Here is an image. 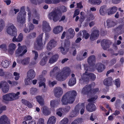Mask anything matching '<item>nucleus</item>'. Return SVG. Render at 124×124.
<instances>
[{
	"label": "nucleus",
	"mask_w": 124,
	"mask_h": 124,
	"mask_svg": "<svg viewBox=\"0 0 124 124\" xmlns=\"http://www.w3.org/2000/svg\"><path fill=\"white\" fill-rule=\"evenodd\" d=\"M77 94L76 92L72 90L67 92L62 97L61 101L62 104L66 105L68 103H72L75 100V98Z\"/></svg>",
	"instance_id": "obj_1"
},
{
	"label": "nucleus",
	"mask_w": 124,
	"mask_h": 124,
	"mask_svg": "<svg viewBox=\"0 0 124 124\" xmlns=\"http://www.w3.org/2000/svg\"><path fill=\"white\" fill-rule=\"evenodd\" d=\"M70 70L69 68L65 67L63 68L61 71L57 73L55 77L58 81H62L65 80L70 73Z\"/></svg>",
	"instance_id": "obj_2"
},
{
	"label": "nucleus",
	"mask_w": 124,
	"mask_h": 124,
	"mask_svg": "<svg viewBox=\"0 0 124 124\" xmlns=\"http://www.w3.org/2000/svg\"><path fill=\"white\" fill-rule=\"evenodd\" d=\"M20 93L17 92L16 93H11L4 95L3 96V101H13L18 99L20 97Z\"/></svg>",
	"instance_id": "obj_3"
},
{
	"label": "nucleus",
	"mask_w": 124,
	"mask_h": 124,
	"mask_svg": "<svg viewBox=\"0 0 124 124\" xmlns=\"http://www.w3.org/2000/svg\"><path fill=\"white\" fill-rule=\"evenodd\" d=\"M89 68L86 67L85 66V69L86 70L85 73L84 74L82 78L80 80V82L82 83V82H85L90 79L91 80L93 81L96 78L95 75L92 73L88 72V71L89 70Z\"/></svg>",
	"instance_id": "obj_4"
},
{
	"label": "nucleus",
	"mask_w": 124,
	"mask_h": 124,
	"mask_svg": "<svg viewBox=\"0 0 124 124\" xmlns=\"http://www.w3.org/2000/svg\"><path fill=\"white\" fill-rule=\"evenodd\" d=\"M6 32L11 36L17 35V30L13 24H9L6 27Z\"/></svg>",
	"instance_id": "obj_5"
},
{
	"label": "nucleus",
	"mask_w": 124,
	"mask_h": 124,
	"mask_svg": "<svg viewBox=\"0 0 124 124\" xmlns=\"http://www.w3.org/2000/svg\"><path fill=\"white\" fill-rule=\"evenodd\" d=\"M24 7H22L17 17V21L19 23H23L25 22L26 12L24 10Z\"/></svg>",
	"instance_id": "obj_6"
},
{
	"label": "nucleus",
	"mask_w": 124,
	"mask_h": 124,
	"mask_svg": "<svg viewBox=\"0 0 124 124\" xmlns=\"http://www.w3.org/2000/svg\"><path fill=\"white\" fill-rule=\"evenodd\" d=\"M47 71L46 70H43L42 72V75H40L38 78V80L39 81V86L40 87L43 86L44 88H46V86L45 82L46 81V79L42 75H45L47 73Z\"/></svg>",
	"instance_id": "obj_7"
},
{
	"label": "nucleus",
	"mask_w": 124,
	"mask_h": 124,
	"mask_svg": "<svg viewBox=\"0 0 124 124\" xmlns=\"http://www.w3.org/2000/svg\"><path fill=\"white\" fill-rule=\"evenodd\" d=\"M60 16L58 13L55 11L51 12L48 15V17L50 20H52L56 22L59 20Z\"/></svg>",
	"instance_id": "obj_8"
},
{
	"label": "nucleus",
	"mask_w": 124,
	"mask_h": 124,
	"mask_svg": "<svg viewBox=\"0 0 124 124\" xmlns=\"http://www.w3.org/2000/svg\"><path fill=\"white\" fill-rule=\"evenodd\" d=\"M9 85L6 81H2L0 82V88H1L4 93L7 92L9 90Z\"/></svg>",
	"instance_id": "obj_9"
},
{
	"label": "nucleus",
	"mask_w": 124,
	"mask_h": 124,
	"mask_svg": "<svg viewBox=\"0 0 124 124\" xmlns=\"http://www.w3.org/2000/svg\"><path fill=\"white\" fill-rule=\"evenodd\" d=\"M27 51L26 48H17L15 51L16 56L19 57L23 56Z\"/></svg>",
	"instance_id": "obj_10"
},
{
	"label": "nucleus",
	"mask_w": 124,
	"mask_h": 124,
	"mask_svg": "<svg viewBox=\"0 0 124 124\" xmlns=\"http://www.w3.org/2000/svg\"><path fill=\"white\" fill-rule=\"evenodd\" d=\"M54 92L55 96L58 98L61 97L63 93L62 89L59 87L55 88L54 89Z\"/></svg>",
	"instance_id": "obj_11"
},
{
	"label": "nucleus",
	"mask_w": 124,
	"mask_h": 124,
	"mask_svg": "<svg viewBox=\"0 0 124 124\" xmlns=\"http://www.w3.org/2000/svg\"><path fill=\"white\" fill-rule=\"evenodd\" d=\"M43 33H41L38 37L36 41L34 43L35 48L40 46L42 44V39Z\"/></svg>",
	"instance_id": "obj_12"
},
{
	"label": "nucleus",
	"mask_w": 124,
	"mask_h": 124,
	"mask_svg": "<svg viewBox=\"0 0 124 124\" xmlns=\"http://www.w3.org/2000/svg\"><path fill=\"white\" fill-rule=\"evenodd\" d=\"M8 53L12 54L14 53V51L16 48V45L14 43H10L8 46Z\"/></svg>",
	"instance_id": "obj_13"
},
{
	"label": "nucleus",
	"mask_w": 124,
	"mask_h": 124,
	"mask_svg": "<svg viewBox=\"0 0 124 124\" xmlns=\"http://www.w3.org/2000/svg\"><path fill=\"white\" fill-rule=\"evenodd\" d=\"M0 124H10V122L8 117L5 115L1 116L0 118Z\"/></svg>",
	"instance_id": "obj_14"
},
{
	"label": "nucleus",
	"mask_w": 124,
	"mask_h": 124,
	"mask_svg": "<svg viewBox=\"0 0 124 124\" xmlns=\"http://www.w3.org/2000/svg\"><path fill=\"white\" fill-rule=\"evenodd\" d=\"M56 45V42L54 40H51L48 43L47 46V49L48 51L54 47Z\"/></svg>",
	"instance_id": "obj_15"
},
{
	"label": "nucleus",
	"mask_w": 124,
	"mask_h": 124,
	"mask_svg": "<svg viewBox=\"0 0 124 124\" xmlns=\"http://www.w3.org/2000/svg\"><path fill=\"white\" fill-rule=\"evenodd\" d=\"M99 35V31L96 30L93 31L90 37V38L92 40L96 39Z\"/></svg>",
	"instance_id": "obj_16"
},
{
	"label": "nucleus",
	"mask_w": 124,
	"mask_h": 124,
	"mask_svg": "<svg viewBox=\"0 0 124 124\" xmlns=\"http://www.w3.org/2000/svg\"><path fill=\"white\" fill-rule=\"evenodd\" d=\"M110 41L108 40L103 39L101 42V45L103 49L106 50L109 47V45L110 44Z\"/></svg>",
	"instance_id": "obj_17"
},
{
	"label": "nucleus",
	"mask_w": 124,
	"mask_h": 124,
	"mask_svg": "<svg viewBox=\"0 0 124 124\" xmlns=\"http://www.w3.org/2000/svg\"><path fill=\"white\" fill-rule=\"evenodd\" d=\"M68 32L69 34V35H66V38L68 39H72L75 35V32L74 29L70 28L68 30Z\"/></svg>",
	"instance_id": "obj_18"
},
{
	"label": "nucleus",
	"mask_w": 124,
	"mask_h": 124,
	"mask_svg": "<svg viewBox=\"0 0 124 124\" xmlns=\"http://www.w3.org/2000/svg\"><path fill=\"white\" fill-rule=\"evenodd\" d=\"M42 29L43 30L50 31L51 30V27L48 23L46 21H43L42 24Z\"/></svg>",
	"instance_id": "obj_19"
},
{
	"label": "nucleus",
	"mask_w": 124,
	"mask_h": 124,
	"mask_svg": "<svg viewBox=\"0 0 124 124\" xmlns=\"http://www.w3.org/2000/svg\"><path fill=\"white\" fill-rule=\"evenodd\" d=\"M60 69L57 67H55L53 69L51 70L50 73V76L52 77H55V75L58 73Z\"/></svg>",
	"instance_id": "obj_20"
},
{
	"label": "nucleus",
	"mask_w": 124,
	"mask_h": 124,
	"mask_svg": "<svg viewBox=\"0 0 124 124\" xmlns=\"http://www.w3.org/2000/svg\"><path fill=\"white\" fill-rule=\"evenodd\" d=\"M63 27L61 26H58L54 27L53 30L54 33L55 34H58L62 31Z\"/></svg>",
	"instance_id": "obj_21"
},
{
	"label": "nucleus",
	"mask_w": 124,
	"mask_h": 124,
	"mask_svg": "<svg viewBox=\"0 0 124 124\" xmlns=\"http://www.w3.org/2000/svg\"><path fill=\"white\" fill-rule=\"evenodd\" d=\"M56 120V117L54 116H51L48 118L46 124H54Z\"/></svg>",
	"instance_id": "obj_22"
},
{
	"label": "nucleus",
	"mask_w": 124,
	"mask_h": 124,
	"mask_svg": "<svg viewBox=\"0 0 124 124\" xmlns=\"http://www.w3.org/2000/svg\"><path fill=\"white\" fill-rule=\"evenodd\" d=\"M37 101L39 104L42 106L44 105V99L42 96L38 95L35 97Z\"/></svg>",
	"instance_id": "obj_23"
},
{
	"label": "nucleus",
	"mask_w": 124,
	"mask_h": 124,
	"mask_svg": "<svg viewBox=\"0 0 124 124\" xmlns=\"http://www.w3.org/2000/svg\"><path fill=\"white\" fill-rule=\"evenodd\" d=\"M107 26L108 27L113 26L116 24V23L114 20L108 19L106 21Z\"/></svg>",
	"instance_id": "obj_24"
},
{
	"label": "nucleus",
	"mask_w": 124,
	"mask_h": 124,
	"mask_svg": "<svg viewBox=\"0 0 124 124\" xmlns=\"http://www.w3.org/2000/svg\"><path fill=\"white\" fill-rule=\"evenodd\" d=\"M35 76V73L32 70H29L28 72L27 77L31 79H33Z\"/></svg>",
	"instance_id": "obj_25"
},
{
	"label": "nucleus",
	"mask_w": 124,
	"mask_h": 124,
	"mask_svg": "<svg viewBox=\"0 0 124 124\" xmlns=\"http://www.w3.org/2000/svg\"><path fill=\"white\" fill-rule=\"evenodd\" d=\"M96 68L99 72H102L105 68V67L104 65L100 63L96 65Z\"/></svg>",
	"instance_id": "obj_26"
},
{
	"label": "nucleus",
	"mask_w": 124,
	"mask_h": 124,
	"mask_svg": "<svg viewBox=\"0 0 124 124\" xmlns=\"http://www.w3.org/2000/svg\"><path fill=\"white\" fill-rule=\"evenodd\" d=\"M86 109L88 111L93 112L95 110V106L93 104H89L86 106Z\"/></svg>",
	"instance_id": "obj_27"
},
{
	"label": "nucleus",
	"mask_w": 124,
	"mask_h": 124,
	"mask_svg": "<svg viewBox=\"0 0 124 124\" xmlns=\"http://www.w3.org/2000/svg\"><path fill=\"white\" fill-rule=\"evenodd\" d=\"M42 112L43 115L47 116L50 114L51 112L48 108L46 107H44L42 108Z\"/></svg>",
	"instance_id": "obj_28"
},
{
	"label": "nucleus",
	"mask_w": 124,
	"mask_h": 124,
	"mask_svg": "<svg viewBox=\"0 0 124 124\" xmlns=\"http://www.w3.org/2000/svg\"><path fill=\"white\" fill-rule=\"evenodd\" d=\"M58 58V56L57 54L53 55L49 59V62L50 63L52 64L56 62Z\"/></svg>",
	"instance_id": "obj_29"
},
{
	"label": "nucleus",
	"mask_w": 124,
	"mask_h": 124,
	"mask_svg": "<svg viewBox=\"0 0 124 124\" xmlns=\"http://www.w3.org/2000/svg\"><path fill=\"white\" fill-rule=\"evenodd\" d=\"M91 88V85H86L82 89L81 91V93L83 94H86L87 92L90 90Z\"/></svg>",
	"instance_id": "obj_30"
},
{
	"label": "nucleus",
	"mask_w": 124,
	"mask_h": 124,
	"mask_svg": "<svg viewBox=\"0 0 124 124\" xmlns=\"http://www.w3.org/2000/svg\"><path fill=\"white\" fill-rule=\"evenodd\" d=\"M32 52L34 54L35 56L33 62H31V63L32 64H34L38 62L39 61L37 59L38 56V54L37 52L35 51H32Z\"/></svg>",
	"instance_id": "obj_31"
},
{
	"label": "nucleus",
	"mask_w": 124,
	"mask_h": 124,
	"mask_svg": "<svg viewBox=\"0 0 124 124\" xmlns=\"http://www.w3.org/2000/svg\"><path fill=\"white\" fill-rule=\"evenodd\" d=\"M30 62V58L29 57H27L24 58L23 60L18 62L19 63H22L24 65L28 64Z\"/></svg>",
	"instance_id": "obj_32"
},
{
	"label": "nucleus",
	"mask_w": 124,
	"mask_h": 124,
	"mask_svg": "<svg viewBox=\"0 0 124 124\" xmlns=\"http://www.w3.org/2000/svg\"><path fill=\"white\" fill-rule=\"evenodd\" d=\"M9 65V61L6 59L3 60L1 62V65L2 67L4 68H6L8 67Z\"/></svg>",
	"instance_id": "obj_33"
},
{
	"label": "nucleus",
	"mask_w": 124,
	"mask_h": 124,
	"mask_svg": "<svg viewBox=\"0 0 124 124\" xmlns=\"http://www.w3.org/2000/svg\"><path fill=\"white\" fill-rule=\"evenodd\" d=\"M117 10V8L116 7H113L108 9V15L113 14Z\"/></svg>",
	"instance_id": "obj_34"
},
{
	"label": "nucleus",
	"mask_w": 124,
	"mask_h": 124,
	"mask_svg": "<svg viewBox=\"0 0 124 124\" xmlns=\"http://www.w3.org/2000/svg\"><path fill=\"white\" fill-rule=\"evenodd\" d=\"M79 33L82 34V33L83 37L85 39H87L89 37V34L85 30H84L82 31H80Z\"/></svg>",
	"instance_id": "obj_35"
},
{
	"label": "nucleus",
	"mask_w": 124,
	"mask_h": 124,
	"mask_svg": "<svg viewBox=\"0 0 124 124\" xmlns=\"http://www.w3.org/2000/svg\"><path fill=\"white\" fill-rule=\"evenodd\" d=\"M79 106V105H77L75 107L74 110L71 113L72 115V116H75L79 113V110L78 108Z\"/></svg>",
	"instance_id": "obj_36"
},
{
	"label": "nucleus",
	"mask_w": 124,
	"mask_h": 124,
	"mask_svg": "<svg viewBox=\"0 0 124 124\" xmlns=\"http://www.w3.org/2000/svg\"><path fill=\"white\" fill-rule=\"evenodd\" d=\"M76 83V80L75 78H72L70 79L68 82V85L71 86L74 85Z\"/></svg>",
	"instance_id": "obj_37"
},
{
	"label": "nucleus",
	"mask_w": 124,
	"mask_h": 124,
	"mask_svg": "<svg viewBox=\"0 0 124 124\" xmlns=\"http://www.w3.org/2000/svg\"><path fill=\"white\" fill-rule=\"evenodd\" d=\"M95 60V57L94 55H92L88 59L87 62L89 64H91L93 63Z\"/></svg>",
	"instance_id": "obj_38"
},
{
	"label": "nucleus",
	"mask_w": 124,
	"mask_h": 124,
	"mask_svg": "<svg viewBox=\"0 0 124 124\" xmlns=\"http://www.w3.org/2000/svg\"><path fill=\"white\" fill-rule=\"evenodd\" d=\"M34 17L35 18L33 20V23L34 24H38V21L35 18L39 19V15L38 14H35L33 15Z\"/></svg>",
	"instance_id": "obj_39"
},
{
	"label": "nucleus",
	"mask_w": 124,
	"mask_h": 124,
	"mask_svg": "<svg viewBox=\"0 0 124 124\" xmlns=\"http://www.w3.org/2000/svg\"><path fill=\"white\" fill-rule=\"evenodd\" d=\"M0 48L2 51L8 53V49H7V46L6 44H3L0 45Z\"/></svg>",
	"instance_id": "obj_40"
},
{
	"label": "nucleus",
	"mask_w": 124,
	"mask_h": 124,
	"mask_svg": "<svg viewBox=\"0 0 124 124\" xmlns=\"http://www.w3.org/2000/svg\"><path fill=\"white\" fill-rule=\"evenodd\" d=\"M89 2L92 4L99 5L101 2V1L100 0H89Z\"/></svg>",
	"instance_id": "obj_41"
},
{
	"label": "nucleus",
	"mask_w": 124,
	"mask_h": 124,
	"mask_svg": "<svg viewBox=\"0 0 124 124\" xmlns=\"http://www.w3.org/2000/svg\"><path fill=\"white\" fill-rule=\"evenodd\" d=\"M100 14L102 15H104L106 14V10L104 6L101 7L100 10Z\"/></svg>",
	"instance_id": "obj_42"
},
{
	"label": "nucleus",
	"mask_w": 124,
	"mask_h": 124,
	"mask_svg": "<svg viewBox=\"0 0 124 124\" xmlns=\"http://www.w3.org/2000/svg\"><path fill=\"white\" fill-rule=\"evenodd\" d=\"M5 22L2 19L0 20V32H1L5 26Z\"/></svg>",
	"instance_id": "obj_43"
},
{
	"label": "nucleus",
	"mask_w": 124,
	"mask_h": 124,
	"mask_svg": "<svg viewBox=\"0 0 124 124\" xmlns=\"http://www.w3.org/2000/svg\"><path fill=\"white\" fill-rule=\"evenodd\" d=\"M58 102L57 101L52 100L50 102V105L51 107H55L57 106Z\"/></svg>",
	"instance_id": "obj_44"
},
{
	"label": "nucleus",
	"mask_w": 124,
	"mask_h": 124,
	"mask_svg": "<svg viewBox=\"0 0 124 124\" xmlns=\"http://www.w3.org/2000/svg\"><path fill=\"white\" fill-rule=\"evenodd\" d=\"M111 79L108 78L104 79L103 82V83L106 86H109L110 85V83H111Z\"/></svg>",
	"instance_id": "obj_45"
},
{
	"label": "nucleus",
	"mask_w": 124,
	"mask_h": 124,
	"mask_svg": "<svg viewBox=\"0 0 124 124\" xmlns=\"http://www.w3.org/2000/svg\"><path fill=\"white\" fill-rule=\"evenodd\" d=\"M79 105V106L78 107V110H79V108L81 109L80 110V113L82 115L83 114L84 112V109H85V107L84 106V104H82V105Z\"/></svg>",
	"instance_id": "obj_46"
},
{
	"label": "nucleus",
	"mask_w": 124,
	"mask_h": 124,
	"mask_svg": "<svg viewBox=\"0 0 124 124\" xmlns=\"http://www.w3.org/2000/svg\"><path fill=\"white\" fill-rule=\"evenodd\" d=\"M30 78H25L24 80L25 84L26 85H30L31 83V80Z\"/></svg>",
	"instance_id": "obj_47"
},
{
	"label": "nucleus",
	"mask_w": 124,
	"mask_h": 124,
	"mask_svg": "<svg viewBox=\"0 0 124 124\" xmlns=\"http://www.w3.org/2000/svg\"><path fill=\"white\" fill-rule=\"evenodd\" d=\"M47 58L46 57H44L40 61V64L42 65H45L47 61Z\"/></svg>",
	"instance_id": "obj_48"
},
{
	"label": "nucleus",
	"mask_w": 124,
	"mask_h": 124,
	"mask_svg": "<svg viewBox=\"0 0 124 124\" xmlns=\"http://www.w3.org/2000/svg\"><path fill=\"white\" fill-rule=\"evenodd\" d=\"M7 82L10 85H11L12 87H13L15 86H16L18 84L17 82L15 81H13L12 82L9 80H8L7 81Z\"/></svg>",
	"instance_id": "obj_49"
},
{
	"label": "nucleus",
	"mask_w": 124,
	"mask_h": 124,
	"mask_svg": "<svg viewBox=\"0 0 124 124\" xmlns=\"http://www.w3.org/2000/svg\"><path fill=\"white\" fill-rule=\"evenodd\" d=\"M62 109L59 108L57 110L56 113V114L59 116L61 117L62 116L63 112Z\"/></svg>",
	"instance_id": "obj_50"
},
{
	"label": "nucleus",
	"mask_w": 124,
	"mask_h": 124,
	"mask_svg": "<svg viewBox=\"0 0 124 124\" xmlns=\"http://www.w3.org/2000/svg\"><path fill=\"white\" fill-rule=\"evenodd\" d=\"M23 103L27 105L29 108H31L32 107V105L27 101L23 100Z\"/></svg>",
	"instance_id": "obj_51"
},
{
	"label": "nucleus",
	"mask_w": 124,
	"mask_h": 124,
	"mask_svg": "<svg viewBox=\"0 0 124 124\" xmlns=\"http://www.w3.org/2000/svg\"><path fill=\"white\" fill-rule=\"evenodd\" d=\"M68 119L67 118L63 119L60 122V124H67L68 122Z\"/></svg>",
	"instance_id": "obj_52"
},
{
	"label": "nucleus",
	"mask_w": 124,
	"mask_h": 124,
	"mask_svg": "<svg viewBox=\"0 0 124 124\" xmlns=\"http://www.w3.org/2000/svg\"><path fill=\"white\" fill-rule=\"evenodd\" d=\"M114 83L117 87H118L120 86V82L119 78L116 79L115 80Z\"/></svg>",
	"instance_id": "obj_53"
},
{
	"label": "nucleus",
	"mask_w": 124,
	"mask_h": 124,
	"mask_svg": "<svg viewBox=\"0 0 124 124\" xmlns=\"http://www.w3.org/2000/svg\"><path fill=\"white\" fill-rule=\"evenodd\" d=\"M62 54H65L68 52V50L67 49H65L62 47H61L59 48Z\"/></svg>",
	"instance_id": "obj_54"
},
{
	"label": "nucleus",
	"mask_w": 124,
	"mask_h": 124,
	"mask_svg": "<svg viewBox=\"0 0 124 124\" xmlns=\"http://www.w3.org/2000/svg\"><path fill=\"white\" fill-rule=\"evenodd\" d=\"M37 91V89L35 88H31L30 90V93L32 95L35 94Z\"/></svg>",
	"instance_id": "obj_55"
},
{
	"label": "nucleus",
	"mask_w": 124,
	"mask_h": 124,
	"mask_svg": "<svg viewBox=\"0 0 124 124\" xmlns=\"http://www.w3.org/2000/svg\"><path fill=\"white\" fill-rule=\"evenodd\" d=\"M13 75L15 77V79L16 80H18L20 77L19 74L17 72H15L14 73Z\"/></svg>",
	"instance_id": "obj_56"
},
{
	"label": "nucleus",
	"mask_w": 124,
	"mask_h": 124,
	"mask_svg": "<svg viewBox=\"0 0 124 124\" xmlns=\"http://www.w3.org/2000/svg\"><path fill=\"white\" fill-rule=\"evenodd\" d=\"M23 34L21 33H20L17 38L18 42L22 41L23 39Z\"/></svg>",
	"instance_id": "obj_57"
},
{
	"label": "nucleus",
	"mask_w": 124,
	"mask_h": 124,
	"mask_svg": "<svg viewBox=\"0 0 124 124\" xmlns=\"http://www.w3.org/2000/svg\"><path fill=\"white\" fill-rule=\"evenodd\" d=\"M94 18V17L93 14H90L87 17L86 21L88 22L90 20H93Z\"/></svg>",
	"instance_id": "obj_58"
},
{
	"label": "nucleus",
	"mask_w": 124,
	"mask_h": 124,
	"mask_svg": "<svg viewBox=\"0 0 124 124\" xmlns=\"http://www.w3.org/2000/svg\"><path fill=\"white\" fill-rule=\"evenodd\" d=\"M56 83V82L55 81H54L53 82H51L50 80L48 81V85L49 86L51 87H52Z\"/></svg>",
	"instance_id": "obj_59"
},
{
	"label": "nucleus",
	"mask_w": 124,
	"mask_h": 124,
	"mask_svg": "<svg viewBox=\"0 0 124 124\" xmlns=\"http://www.w3.org/2000/svg\"><path fill=\"white\" fill-rule=\"evenodd\" d=\"M45 121L44 119L40 118L37 121V124H45Z\"/></svg>",
	"instance_id": "obj_60"
},
{
	"label": "nucleus",
	"mask_w": 124,
	"mask_h": 124,
	"mask_svg": "<svg viewBox=\"0 0 124 124\" xmlns=\"http://www.w3.org/2000/svg\"><path fill=\"white\" fill-rule=\"evenodd\" d=\"M28 27L31 31L33 30L34 28V25L32 23H30L28 25Z\"/></svg>",
	"instance_id": "obj_61"
},
{
	"label": "nucleus",
	"mask_w": 124,
	"mask_h": 124,
	"mask_svg": "<svg viewBox=\"0 0 124 124\" xmlns=\"http://www.w3.org/2000/svg\"><path fill=\"white\" fill-rule=\"evenodd\" d=\"M97 98V96L96 95L95 96L88 100V101L91 102L93 101H95Z\"/></svg>",
	"instance_id": "obj_62"
},
{
	"label": "nucleus",
	"mask_w": 124,
	"mask_h": 124,
	"mask_svg": "<svg viewBox=\"0 0 124 124\" xmlns=\"http://www.w3.org/2000/svg\"><path fill=\"white\" fill-rule=\"evenodd\" d=\"M81 54H78L77 56V59L78 60L81 61L83 60L84 58Z\"/></svg>",
	"instance_id": "obj_63"
},
{
	"label": "nucleus",
	"mask_w": 124,
	"mask_h": 124,
	"mask_svg": "<svg viewBox=\"0 0 124 124\" xmlns=\"http://www.w3.org/2000/svg\"><path fill=\"white\" fill-rule=\"evenodd\" d=\"M70 108V107L69 106H66L65 107V108L63 109V111L65 112H67L69 111Z\"/></svg>",
	"instance_id": "obj_64"
}]
</instances>
